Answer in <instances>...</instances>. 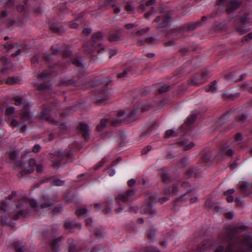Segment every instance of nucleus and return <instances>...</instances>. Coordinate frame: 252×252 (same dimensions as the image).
<instances>
[{"instance_id": "obj_1", "label": "nucleus", "mask_w": 252, "mask_h": 252, "mask_svg": "<svg viewBox=\"0 0 252 252\" xmlns=\"http://www.w3.org/2000/svg\"><path fill=\"white\" fill-rule=\"evenodd\" d=\"M125 113V111H121L115 117L106 116L101 120L100 124L97 126V130L99 132L102 131L106 126L107 124H111L113 126L120 125L124 121V119L122 117Z\"/></svg>"}, {"instance_id": "obj_2", "label": "nucleus", "mask_w": 252, "mask_h": 252, "mask_svg": "<svg viewBox=\"0 0 252 252\" xmlns=\"http://www.w3.org/2000/svg\"><path fill=\"white\" fill-rule=\"evenodd\" d=\"M29 104L28 103L25 104L24 109L20 113L22 122L20 123L18 122L17 120L12 119L10 122V124L12 126L17 127L19 126L21 124L30 120L31 115L29 109Z\"/></svg>"}, {"instance_id": "obj_3", "label": "nucleus", "mask_w": 252, "mask_h": 252, "mask_svg": "<svg viewBox=\"0 0 252 252\" xmlns=\"http://www.w3.org/2000/svg\"><path fill=\"white\" fill-rule=\"evenodd\" d=\"M217 4L219 5L226 6V11L228 13L234 11L240 4L238 0H219Z\"/></svg>"}, {"instance_id": "obj_4", "label": "nucleus", "mask_w": 252, "mask_h": 252, "mask_svg": "<svg viewBox=\"0 0 252 252\" xmlns=\"http://www.w3.org/2000/svg\"><path fill=\"white\" fill-rule=\"evenodd\" d=\"M146 199L148 200L146 211L152 215H154L157 212L156 209L153 208L151 204L155 202L158 199L157 198V195L155 194L151 193L147 195Z\"/></svg>"}, {"instance_id": "obj_5", "label": "nucleus", "mask_w": 252, "mask_h": 252, "mask_svg": "<svg viewBox=\"0 0 252 252\" xmlns=\"http://www.w3.org/2000/svg\"><path fill=\"white\" fill-rule=\"evenodd\" d=\"M135 192L133 190H128L126 193H120L116 197V200L120 202H125L128 200H131L134 199Z\"/></svg>"}, {"instance_id": "obj_6", "label": "nucleus", "mask_w": 252, "mask_h": 252, "mask_svg": "<svg viewBox=\"0 0 252 252\" xmlns=\"http://www.w3.org/2000/svg\"><path fill=\"white\" fill-rule=\"evenodd\" d=\"M240 244L243 249L246 248L249 251H252V237L250 235L245 236Z\"/></svg>"}, {"instance_id": "obj_7", "label": "nucleus", "mask_w": 252, "mask_h": 252, "mask_svg": "<svg viewBox=\"0 0 252 252\" xmlns=\"http://www.w3.org/2000/svg\"><path fill=\"white\" fill-rule=\"evenodd\" d=\"M80 130L84 138L88 139L89 137V127L88 125L85 124H81L80 125Z\"/></svg>"}, {"instance_id": "obj_8", "label": "nucleus", "mask_w": 252, "mask_h": 252, "mask_svg": "<svg viewBox=\"0 0 252 252\" xmlns=\"http://www.w3.org/2000/svg\"><path fill=\"white\" fill-rule=\"evenodd\" d=\"M156 3V0H150L148 1L146 4H141L139 6V10L140 12L145 11L147 7L153 5Z\"/></svg>"}, {"instance_id": "obj_9", "label": "nucleus", "mask_w": 252, "mask_h": 252, "mask_svg": "<svg viewBox=\"0 0 252 252\" xmlns=\"http://www.w3.org/2000/svg\"><path fill=\"white\" fill-rule=\"evenodd\" d=\"M29 167H26L25 170L28 173H31L33 171L36 166L35 161L34 159H31L29 161Z\"/></svg>"}, {"instance_id": "obj_10", "label": "nucleus", "mask_w": 252, "mask_h": 252, "mask_svg": "<svg viewBox=\"0 0 252 252\" xmlns=\"http://www.w3.org/2000/svg\"><path fill=\"white\" fill-rule=\"evenodd\" d=\"M239 186L242 191L247 194V190L250 188L249 183L246 182H241L239 183Z\"/></svg>"}, {"instance_id": "obj_11", "label": "nucleus", "mask_w": 252, "mask_h": 252, "mask_svg": "<svg viewBox=\"0 0 252 252\" xmlns=\"http://www.w3.org/2000/svg\"><path fill=\"white\" fill-rule=\"evenodd\" d=\"M235 191V190L234 189H229L224 192V194L227 196V201L228 202H232L234 200L233 197L231 195L232 193H233Z\"/></svg>"}, {"instance_id": "obj_12", "label": "nucleus", "mask_w": 252, "mask_h": 252, "mask_svg": "<svg viewBox=\"0 0 252 252\" xmlns=\"http://www.w3.org/2000/svg\"><path fill=\"white\" fill-rule=\"evenodd\" d=\"M64 226L66 228H71L76 227L77 228H80L81 227V224L79 223H75L74 222L72 221H66L65 222Z\"/></svg>"}, {"instance_id": "obj_13", "label": "nucleus", "mask_w": 252, "mask_h": 252, "mask_svg": "<svg viewBox=\"0 0 252 252\" xmlns=\"http://www.w3.org/2000/svg\"><path fill=\"white\" fill-rule=\"evenodd\" d=\"M130 74H133V72L132 71L131 68L128 67L122 72L119 73L118 76L119 78H124Z\"/></svg>"}, {"instance_id": "obj_14", "label": "nucleus", "mask_w": 252, "mask_h": 252, "mask_svg": "<svg viewBox=\"0 0 252 252\" xmlns=\"http://www.w3.org/2000/svg\"><path fill=\"white\" fill-rule=\"evenodd\" d=\"M61 241V238H56L54 239L51 243L52 248L53 251H55L58 250L59 246V242Z\"/></svg>"}, {"instance_id": "obj_15", "label": "nucleus", "mask_w": 252, "mask_h": 252, "mask_svg": "<svg viewBox=\"0 0 252 252\" xmlns=\"http://www.w3.org/2000/svg\"><path fill=\"white\" fill-rule=\"evenodd\" d=\"M205 90L207 92H212L215 93L216 92L217 89V82L216 81L213 82L211 84L205 87Z\"/></svg>"}, {"instance_id": "obj_16", "label": "nucleus", "mask_w": 252, "mask_h": 252, "mask_svg": "<svg viewBox=\"0 0 252 252\" xmlns=\"http://www.w3.org/2000/svg\"><path fill=\"white\" fill-rule=\"evenodd\" d=\"M185 198H188L190 199V202L191 203H194L197 200V197L195 196L191 197V194L188 193L187 194H186L185 196L182 197L180 200L181 201H183L185 200Z\"/></svg>"}, {"instance_id": "obj_17", "label": "nucleus", "mask_w": 252, "mask_h": 252, "mask_svg": "<svg viewBox=\"0 0 252 252\" xmlns=\"http://www.w3.org/2000/svg\"><path fill=\"white\" fill-rule=\"evenodd\" d=\"M162 19L163 21L161 25L162 27H166L169 25V22L171 20V17L169 15H162Z\"/></svg>"}, {"instance_id": "obj_18", "label": "nucleus", "mask_w": 252, "mask_h": 252, "mask_svg": "<svg viewBox=\"0 0 252 252\" xmlns=\"http://www.w3.org/2000/svg\"><path fill=\"white\" fill-rule=\"evenodd\" d=\"M40 117L42 120H45L50 122L53 121V120L51 119L50 116L48 112L45 110L42 112Z\"/></svg>"}, {"instance_id": "obj_19", "label": "nucleus", "mask_w": 252, "mask_h": 252, "mask_svg": "<svg viewBox=\"0 0 252 252\" xmlns=\"http://www.w3.org/2000/svg\"><path fill=\"white\" fill-rule=\"evenodd\" d=\"M178 133L177 129H169L166 131V135L167 137H171L176 136Z\"/></svg>"}, {"instance_id": "obj_20", "label": "nucleus", "mask_w": 252, "mask_h": 252, "mask_svg": "<svg viewBox=\"0 0 252 252\" xmlns=\"http://www.w3.org/2000/svg\"><path fill=\"white\" fill-rule=\"evenodd\" d=\"M19 79L17 77H11L8 78L6 80V83L10 85H13L18 83Z\"/></svg>"}, {"instance_id": "obj_21", "label": "nucleus", "mask_w": 252, "mask_h": 252, "mask_svg": "<svg viewBox=\"0 0 252 252\" xmlns=\"http://www.w3.org/2000/svg\"><path fill=\"white\" fill-rule=\"evenodd\" d=\"M76 214L79 217H84L87 214V210L85 208L78 210Z\"/></svg>"}, {"instance_id": "obj_22", "label": "nucleus", "mask_w": 252, "mask_h": 252, "mask_svg": "<svg viewBox=\"0 0 252 252\" xmlns=\"http://www.w3.org/2000/svg\"><path fill=\"white\" fill-rule=\"evenodd\" d=\"M221 153H225L227 156H231L233 154L232 150L228 147H222L221 150Z\"/></svg>"}, {"instance_id": "obj_23", "label": "nucleus", "mask_w": 252, "mask_h": 252, "mask_svg": "<svg viewBox=\"0 0 252 252\" xmlns=\"http://www.w3.org/2000/svg\"><path fill=\"white\" fill-rule=\"evenodd\" d=\"M109 39L111 41H117L120 40L121 37L119 33H116L111 34Z\"/></svg>"}, {"instance_id": "obj_24", "label": "nucleus", "mask_w": 252, "mask_h": 252, "mask_svg": "<svg viewBox=\"0 0 252 252\" xmlns=\"http://www.w3.org/2000/svg\"><path fill=\"white\" fill-rule=\"evenodd\" d=\"M196 118V115L195 114H192L188 118L186 123L187 125H189L195 121Z\"/></svg>"}, {"instance_id": "obj_25", "label": "nucleus", "mask_w": 252, "mask_h": 252, "mask_svg": "<svg viewBox=\"0 0 252 252\" xmlns=\"http://www.w3.org/2000/svg\"><path fill=\"white\" fill-rule=\"evenodd\" d=\"M15 246L17 251V252H25V249L23 246H20L18 243H15Z\"/></svg>"}, {"instance_id": "obj_26", "label": "nucleus", "mask_w": 252, "mask_h": 252, "mask_svg": "<svg viewBox=\"0 0 252 252\" xmlns=\"http://www.w3.org/2000/svg\"><path fill=\"white\" fill-rule=\"evenodd\" d=\"M73 243V240H69L68 244L70 245L68 249V252H76V247L75 245H72V243Z\"/></svg>"}, {"instance_id": "obj_27", "label": "nucleus", "mask_w": 252, "mask_h": 252, "mask_svg": "<svg viewBox=\"0 0 252 252\" xmlns=\"http://www.w3.org/2000/svg\"><path fill=\"white\" fill-rule=\"evenodd\" d=\"M236 29L241 33H244L248 31V29L246 28L245 27L242 26V27H237Z\"/></svg>"}, {"instance_id": "obj_28", "label": "nucleus", "mask_w": 252, "mask_h": 252, "mask_svg": "<svg viewBox=\"0 0 252 252\" xmlns=\"http://www.w3.org/2000/svg\"><path fill=\"white\" fill-rule=\"evenodd\" d=\"M15 104L16 105H20L22 103L23 99L21 96H17L14 97Z\"/></svg>"}, {"instance_id": "obj_29", "label": "nucleus", "mask_w": 252, "mask_h": 252, "mask_svg": "<svg viewBox=\"0 0 252 252\" xmlns=\"http://www.w3.org/2000/svg\"><path fill=\"white\" fill-rule=\"evenodd\" d=\"M15 112L14 108L12 106L8 107L6 110L5 114L6 115H11L13 114Z\"/></svg>"}, {"instance_id": "obj_30", "label": "nucleus", "mask_w": 252, "mask_h": 252, "mask_svg": "<svg viewBox=\"0 0 252 252\" xmlns=\"http://www.w3.org/2000/svg\"><path fill=\"white\" fill-rule=\"evenodd\" d=\"M194 146L195 144L192 142H190L187 145L184 144V148L186 150H189L193 147Z\"/></svg>"}, {"instance_id": "obj_31", "label": "nucleus", "mask_w": 252, "mask_h": 252, "mask_svg": "<svg viewBox=\"0 0 252 252\" xmlns=\"http://www.w3.org/2000/svg\"><path fill=\"white\" fill-rule=\"evenodd\" d=\"M168 90H169V86L167 85H164L161 86L159 89V93H161L165 92L168 91Z\"/></svg>"}, {"instance_id": "obj_32", "label": "nucleus", "mask_w": 252, "mask_h": 252, "mask_svg": "<svg viewBox=\"0 0 252 252\" xmlns=\"http://www.w3.org/2000/svg\"><path fill=\"white\" fill-rule=\"evenodd\" d=\"M163 181L165 183H168L170 181V178L167 174L164 173L162 176Z\"/></svg>"}, {"instance_id": "obj_33", "label": "nucleus", "mask_w": 252, "mask_h": 252, "mask_svg": "<svg viewBox=\"0 0 252 252\" xmlns=\"http://www.w3.org/2000/svg\"><path fill=\"white\" fill-rule=\"evenodd\" d=\"M102 37V34L101 33L98 32L94 34L93 36V39L95 42L98 39H100Z\"/></svg>"}, {"instance_id": "obj_34", "label": "nucleus", "mask_w": 252, "mask_h": 252, "mask_svg": "<svg viewBox=\"0 0 252 252\" xmlns=\"http://www.w3.org/2000/svg\"><path fill=\"white\" fill-rule=\"evenodd\" d=\"M108 160L107 158H102L101 161L95 167V169H98L100 167L102 166L104 162H105Z\"/></svg>"}, {"instance_id": "obj_35", "label": "nucleus", "mask_w": 252, "mask_h": 252, "mask_svg": "<svg viewBox=\"0 0 252 252\" xmlns=\"http://www.w3.org/2000/svg\"><path fill=\"white\" fill-rule=\"evenodd\" d=\"M63 184H64V182L60 179H56V180H55L54 181V185L57 186H62Z\"/></svg>"}, {"instance_id": "obj_36", "label": "nucleus", "mask_w": 252, "mask_h": 252, "mask_svg": "<svg viewBox=\"0 0 252 252\" xmlns=\"http://www.w3.org/2000/svg\"><path fill=\"white\" fill-rule=\"evenodd\" d=\"M17 153L15 151H12L9 154V156L12 160H15L16 158Z\"/></svg>"}, {"instance_id": "obj_37", "label": "nucleus", "mask_w": 252, "mask_h": 252, "mask_svg": "<svg viewBox=\"0 0 252 252\" xmlns=\"http://www.w3.org/2000/svg\"><path fill=\"white\" fill-rule=\"evenodd\" d=\"M151 150V147L150 146H147L142 151L143 155L147 154Z\"/></svg>"}, {"instance_id": "obj_38", "label": "nucleus", "mask_w": 252, "mask_h": 252, "mask_svg": "<svg viewBox=\"0 0 252 252\" xmlns=\"http://www.w3.org/2000/svg\"><path fill=\"white\" fill-rule=\"evenodd\" d=\"M8 202L7 200L3 201L2 202V204L0 206V209L2 210L5 211L7 209V205Z\"/></svg>"}, {"instance_id": "obj_39", "label": "nucleus", "mask_w": 252, "mask_h": 252, "mask_svg": "<svg viewBox=\"0 0 252 252\" xmlns=\"http://www.w3.org/2000/svg\"><path fill=\"white\" fill-rule=\"evenodd\" d=\"M73 63L78 66H81L82 65V63L78 59H74L73 61Z\"/></svg>"}, {"instance_id": "obj_40", "label": "nucleus", "mask_w": 252, "mask_h": 252, "mask_svg": "<svg viewBox=\"0 0 252 252\" xmlns=\"http://www.w3.org/2000/svg\"><path fill=\"white\" fill-rule=\"evenodd\" d=\"M241 22L243 25L246 24L249 22V19L247 16H245L243 18H241Z\"/></svg>"}, {"instance_id": "obj_41", "label": "nucleus", "mask_w": 252, "mask_h": 252, "mask_svg": "<svg viewBox=\"0 0 252 252\" xmlns=\"http://www.w3.org/2000/svg\"><path fill=\"white\" fill-rule=\"evenodd\" d=\"M126 8V11L129 13H131L133 11V8L132 6L130 4H127Z\"/></svg>"}, {"instance_id": "obj_42", "label": "nucleus", "mask_w": 252, "mask_h": 252, "mask_svg": "<svg viewBox=\"0 0 252 252\" xmlns=\"http://www.w3.org/2000/svg\"><path fill=\"white\" fill-rule=\"evenodd\" d=\"M7 15V13L6 11H3L0 13V22H2V18L5 17Z\"/></svg>"}, {"instance_id": "obj_43", "label": "nucleus", "mask_w": 252, "mask_h": 252, "mask_svg": "<svg viewBox=\"0 0 252 252\" xmlns=\"http://www.w3.org/2000/svg\"><path fill=\"white\" fill-rule=\"evenodd\" d=\"M137 26V24H127L126 26V28L127 30H129L130 29H132L134 27H136Z\"/></svg>"}, {"instance_id": "obj_44", "label": "nucleus", "mask_w": 252, "mask_h": 252, "mask_svg": "<svg viewBox=\"0 0 252 252\" xmlns=\"http://www.w3.org/2000/svg\"><path fill=\"white\" fill-rule=\"evenodd\" d=\"M40 147L39 145H35L32 149V151L34 153H37L39 151Z\"/></svg>"}, {"instance_id": "obj_45", "label": "nucleus", "mask_w": 252, "mask_h": 252, "mask_svg": "<svg viewBox=\"0 0 252 252\" xmlns=\"http://www.w3.org/2000/svg\"><path fill=\"white\" fill-rule=\"evenodd\" d=\"M242 136L240 133H237L235 136V140L240 141L242 139Z\"/></svg>"}, {"instance_id": "obj_46", "label": "nucleus", "mask_w": 252, "mask_h": 252, "mask_svg": "<svg viewBox=\"0 0 252 252\" xmlns=\"http://www.w3.org/2000/svg\"><path fill=\"white\" fill-rule=\"evenodd\" d=\"M70 27L72 28H76L78 27V24L76 21H73L70 23Z\"/></svg>"}, {"instance_id": "obj_47", "label": "nucleus", "mask_w": 252, "mask_h": 252, "mask_svg": "<svg viewBox=\"0 0 252 252\" xmlns=\"http://www.w3.org/2000/svg\"><path fill=\"white\" fill-rule=\"evenodd\" d=\"M236 203L238 206H242L243 205L242 200L240 198L236 199Z\"/></svg>"}, {"instance_id": "obj_48", "label": "nucleus", "mask_w": 252, "mask_h": 252, "mask_svg": "<svg viewBox=\"0 0 252 252\" xmlns=\"http://www.w3.org/2000/svg\"><path fill=\"white\" fill-rule=\"evenodd\" d=\"M147 32V31L145 29H142L141 30H139V31H137V35H141L145 32Z\"/></svg>"}, {"instance_id": "obj_49", "label": "nucleus", "mask_w": 252, "mask_h": 252, "mask_svg": "<svg viewBox=\"0 0 252 252\" xmlns=\"http://www.w3.org/2000/svg\"><path fill=\"white\" fill-rule=\"evenodd\" d=\"M225 216L228 219H231L233 216V214L232 212H227L225 214Z\"/></svg>"}, {"instance_id": "obj_50", "label": "nucleus", "mask_w": 252, "mask_h": 252, "mask_svg": "<svg viewBox=\"0 0 252 252\" xmlns=\"http://www.w3.org/2000/svg\"><path fill=\"white\" fill-rule=\"evenodd\" d=\"M108 173L110 176H113L115 174V171L114 169H109Z\"/></svg>"}, {"instance_id": "obj_51", "label": "nucleus", "mask_w": 252, "mask_h": 252, "mask_svg": "<svg viewBox=\"0 0 252 252\" xmlns=\"http://www.w3.org/2000/svg\"><path fill=\"white\" fill-rule=\"evenodd\" d=\"M135 183V181L133 179L130 180L128 181V185L129 186H132Z\"/></svg>"}, {"instance_id": "obj_52", "label": "nucleus", "mask_w": 252, "mask_h": 252, "mask_svg": "<svg viewBox=\"0 0 252 252\" xmlns=\"http://www.w3.org/2000/svg\"><path fill=\"white\" fill-rule=\"evenodd\" d=\"M91 32V30L90 29H85L83 31V33L86 34H89Z\"/></svg>"}, {"instance_id": "obj_53", "label": "nucleus", "mask_w": 252, "mask_h": 252, "mask_svg": "<svg viewBox=\"0 0 252 252\" xmlns=\"http://www.w3.org/2000/svg\"><path fill=\"white\" fill-rule=\"evenodd\" d=\"M210 158V157L209 155H206L203 158V160L205 162H207L209 159Z\"/></svg>"}, {"instance_id": "obj_54", "label": "nucleus", "mask_w": 252, "mask_h": 252, "mask_svg": "<svg viewBox=\"0 0 252 252\" xmlns=\"http://www.w3.org/2000/svg\"><path fill=\"white\" fill-rule=\"evenodd\" d=\"M30 203L31 207L34 209L36 206V202L34 201V200H31Z\"/></svg>"}, {"instance_id": "obj_55", "label": "nucleus", "mask_w": 252, "mask_h": 252, "mask_svg": "<svg viewBox=\"0 0 252 252\" xmlns=\"http://www.w3.org/2000/svg\"><path fill=\"white\" fill-rule=\"evenodd\" d=\"M215 252H223V247L220 246L217 249Z\"/></svg>"}, {"instance_id": "obj_56", "label": "nucleus", "mask_w": 252, "mask_h": 252, "mask_svg": "<svg viewBox=\"0 0 252 252\" xmlns=\"http://www.w3.org/2000/svg\"><path fill=\"white\" fill-rule=\"evenodd\" d=\"M245 39L246 40H249L252 39V33H249L246 37Z\"/></svg>"}, {"instance_id": "obj_57", "label": "nucleus", "mask_w": 252, "mask_h": 252, "mask_svg": "<svg viewBox=\"0 0 252 252\" xmlns=\"http://www.w3.org/2000/svg\"><path fill=\"white\" fill-rule=\"evenodd\" d=\"M147 235L149 238L152 239L155 235V233L148 232Z\"/></svg>"}, {"instance_id": "obj_58", "label": "nucleus", "mask_w": 252, "mask_h": 252, "mask_svg": "<svg viewBox=\"0 0 252 252\" xmlns=\"http://www.w3.org/2000/svg\"><path fill=\"white\" fill-rule=\"evenodd\" d=\"M23 215V211L19 210V213L15 216V219H17L20 216Z\"/></svg>"}, {"instance_id": "obj_59", "label": "nucleus", "mask_w": 252, "mask_h": 252, "mask_svg": "<svg viewBox=\"0 0 252 252\" xmlns=\"http://www.w3.org/2000/svg\"><path fill=\"white\" fill-rule=\"evenodd\" d=\"M233 249V247L232 245H229L227 249L226 250V252H231Z\"/></svg>"}, {"instance_id": "obj_60", "label": "nucleus", "mask_w": 252, "mask_h": 252, "mask_svg": "<svg viewBox=\"0 0 252 252\" xmlns=\"http://www.w3.org/2000/svg\"><path fill=\"white\" fill-rule=\"evenodd\" d=\"M101 205L99 203L95 204L92 205V207L95 208L96 209H100Z\"/></svg>"}, {"instance_id": "obj_61", "label": "nucleus", "mask_w": 252, "mask_h": 252, "mask_svg": "<svg viewBox=\"0 0 252 252\" xmlns=\"http://www.w3.org/2000/svg\"><path fill=\"white\" fill-rule=\"evenodd\" d=\"M149 108V106H143L142 107H141V111L142 112H144V111H147Z\"/></svg>"}, {"instance_id": "obj_62", "label": "nucleus", "mask_w": 252, "mask_h": 252, "mask_svg": "<svg viewBox=\"0 0 252 252\" xmlns=\"http://www.w3.org/2000/svg\"><path fill=\"white\" fill-rule=\"evenodd\" d=\"M114 11L116 13H118L120 12L121 9L119 7H114Z\"/></svg>"}, {"instance_id": "obj_63", "label": "nucleus", "mask_w": 252, "mask_h": 252, "mask_svg": "<svg viewBox=\"0 0 252 252\" xmlns=\"http://www.w3.org/2000/svg\"><path fill=\"white\" fill-rule=\"evenodd\" d=\"M182 187L185 189L189 187V186L188 182H184L182 185Z\"/></svg>"}, {"instance_id": "obj_64", "label": "nucleus", "mask_w": 252, "mask_h": 252, "mask_svg": "<svg viewBox=\"0 0 252 252\" xmlns=\"http://www.w3.org/2000/svg\"><path fill=\"white\" fill-rule=\"evenodd\" d=\"M36 170L38 172H40L42 171V167L41 165H36Z\"/></svg>"}]
</instances>
